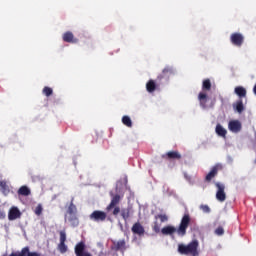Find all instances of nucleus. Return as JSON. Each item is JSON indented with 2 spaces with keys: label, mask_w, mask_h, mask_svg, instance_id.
I'll use <instances>...</instances> for the list:
<instances>
[{
  "label": "nucleus",
  "mask_w": 256,
  "mask_h": 256,
  "mask_svg": "<svg viewBox=\"0 0 256 256\" xmlns=\"http://www.w3.org/2000/svg\"><path fill=\"white\" fill-rule=\"evenodd\" d=\"M232 107L235 111V113H239V115H241V113H243V111H245V104H243V100L238 99L237 101H235L232 104Z\"/></svg>",
  "instance_id": "dca6fc26"
},
{
  "label": "nucleus",
  "mask_w": 256,
  "mask_h": 256,
  "mask_svg": "<svg viewBox=\"0 0 256 256\" xmlns=\"http://www.w3.org/2000/svg\"><path fill=\"white\" fill-rule=\"evenodd\" d=\"M21 218V211L17 207H11L8 212L9 221H15V219Z\"/></svg>",
  "instance_id": "9d476101"
},
{
  "label": "nucleus",
  "mask_w": 256,
  "mask_h": 256,
  "mask_svg": "<svg viewBox=\"0 0 256 256\" xmlns=\"http://www.w3.org/2000/svg\"><path fill=\"white\" fill-rule=\"evenodd\" d=\"M131 231L134 235H139V237H143V235H145V228L139 222L133 224Z\"/></svg>",
  "instance_id": "f8f14e48"
},
{
  "label": "nucleus",
  "mask_w": 256,
  "mask_h": 256,
  "mask_svg": "<svg viewBox=\"0 0 256 256\" xmlns=\"http://www.w3.org/2000/svg\"><path fill=\"white\" fill-rule=\"evenodd\" d=\"M203 91H211V80L205 79L202 83Z\"/></svg>",
  "instance_id": "b1692460"
},
{
  "label": "nucleus",
  "mask_w": 256,
  "mask_h": 256,
  "mask_svg": "<svg viewBox=\"0 0 256 256\" xmlns=\"http://www.w3.org/2000/svg\"><path fill=\"white\" fill-rule=\"evenodd\" d=\"M157 89V83L155 82V80H149L146 83V91L148 93H154Z\"/></svg>",
  "instance_id": "a211bd4d"
},
{
  "label": "nucleus",
  "mask_w": 256,
  "mask_h": 256,
  "mask_svg": "<svg viewBox=\"0 0 256 256\" xmlns=\"http://www.w3.org/2000/svg\"><path fill=\"white\" fill-rule=\"evenodd\" d=\"M174 71L173 68L170 66H166L160 75H158L157 79L158 81H161L162 79H169L171 75H173Z\"/></svg>",
  "instance_id": "ddd939ff"
},
{
  "label": "nucleus",
  "mask_w": 256,
  "mask_h": 256,
  "mask_svg": "<svg viewBox=\"0 0 256 256\" xmlns=\"http://www.w3.org/2000/svg\"><path fill=\"white\" fill-rule=\"evenodd\" d=\"M178 253H180V255L198 256L199 255V241L192 240L187 245L179 244L178 245Z\"/></svg>",
  "instance_id": "f03ea898"
},
{
  "label": "nucleus",
  "mask_w": 256,
  "mask_h": 256,
  "mask_svg": "<svg viewBox=\"0 0 256 256\" xmlns=\"http://www.w3.org/2000/svg\"><path fill=\"white\" fill-rule=\"evenodd\" d=\"M35 215L39 217L43 213V205L38 204L34 210Z\"/></svg>",
  "instance_id": "cd10ccee"
},
{
  "label": "nucleus",
  "mask_w": 256,
  "mask_h": 256,
  "mask_svg": "<svg viewBox=\"0 0 256 256\" xmlns=\"http://www.w3.org/2000/svg\"><path fill=\"white\" fill-rule=\"evenodd\" d=\"M109 195L111 197V201L106 207V211L107 213H109L113 209L112 215H114V217H117V215L121 213V208L118 205L119 203H121V199H123V196H121L120 194H115V192L113 191H110Z\"/></svg>",
  "instance_id": "7ed1b4c3"
},
{
  "label": "nucleus",
  "mask_w": 256,
  "mask_h": 256,
  "mask_svg": "<svg viewBox=\"0 0 256 256\" xmlns=\"http://www.w3.org/2000/svg\"><path fill=\"white\" fill-rule=\"evenodd\" d=\"M190 223L191 216H189V214H185L181 219L178 229L174 226L168 225L161 229V233L162 235H173V233H177L180 237H185Z\"/></svg>",
  "instance_id": "f257e3e1"
},
{
  "label": "nucleus",
  "mask_w": 256,
  "mask_h": 256,
  "mask_svg": "<svg viewBox=\"0 0 256 256\" xmlns=\"http://www.w3.org/2000/svg\"><path fill=\"white\" fill-rule=\"evenodd\" d=\"M122 123L126 127H133V121H131V118L129 116H123Z\"/></svg>",
  "instance_id": "5701e85b"
},
{
  "label": "nucleus",
  "mask_w": 256,
  "mask_h": 256,
  "mask_svg": "<svg viewBox=\"0 0 256 256\" xmlns=\"http://www.w3.org/2000/svg\"><path fill=\"white\" fill-rule=\"evenodd\" d=\"M234 93L239 97L238 99H247V89L243 86H237L234 88Z\"/></svg>",
  "instance_id": "2eb2a0df"
},
{
  "label": "nucleus",
  "mask_w": 256,
  "mask_h": 256,
  "mask_svg": "<svg viewBox=\"0 0 256 256\" xmlns=\"http://www.w3.org/2000/svg\"><path fill=\"white\" fill-rule=\"evenodd\" d=\"M18 195L28 197V195H31V190L27 186H21L18 190Z\"/></svg>",
  "instance_id": "4be33fe9"
},
{
  "label": "nucleus",
  "mask_w": 256,
  "mask_h": 256,
  "mask_svg": "<svg viewBox=\"0 0 256 256\" xmlns=\"http://www.w3.org/2000/svg\"><path fill=\"white\" fill-rule=\"evenodd\" d=\"M118 188L116 187V192H117Z\"/></svg>",
  "instance_id": "f704fd0d"
},
{
  "label": "nucleus",
  "mask_w": 256,
  "mask_h": 256,
  "mask_svg": "<svg viewBox=\"0 0 256 256\" xmlns=\"http://www.w3.org/2000/svg\"><path fill=\"white\" fill-rule=\"evenodd\" d=\"M60 235V242L57 246V249L59 251V253H61L62 255L67 253V251L69 250V248L67 247L66 241H67V233L65 232V230H61L59 232Z\"/></svg>",
  "instance_id": "39448f33"
},
{
  "label": "nucleus",
  "mask_w": 256,
  "mask_h": 256,
  "mask_svg": "<svg viewBox=\"0 0 256 256\" xmlns=\"http://www.w3.org/2000/svg\"><path fill=\"white\" fill-rule=\"evenodd\" d=\"M162 159H165L166 161H173L181 159V153L179 151H169L166 154L162 155Z\"/></svg>",
  "instance_id": "1a4fd4ad"
},
{
  "label": "nucleus",
  "mask_w": 256,
  "mask_h": 256,
  "mask_svg": "<svg viewBox=\"0 0 256 256\" xmlns=\"http://www.w3.org/2000/svg\"><path fill=\"white\" fill-rule=\"evenodd\" d=\"M43 95H45L46 97H51V95H53V89L49 86H45L42 90Z\"/></svg>",
  "instance_id": "393cba45"
},
{
  "label": "nucleus",
  "mask_w": 256,
  "mask_h": 256,
  "mask_svg": "<svg viewBox=\"0 0 256 256\" xmlns=\"http://www.w3.org/2000/svg\"><path fill=\"white\" fill-rule=\"evenodd\" d=\"M198 99L200 101L201 107H203V109H205V107H207V94L200 92L198 95Z\"/></svg>",
  "instance_id": "412c9836"
},
{
  "label": "nucleus",
  "mask_w": 256,
  "mask_h": 256,
  "mask_svg": "<svg viewBox=\"0 0 256 256\" xmlns=\"http://www.w3.org/2000/svg\"><path fill=\"white\" fill-rule=\"evenodd\" d=\"M117 251H121V249H125V240H120L116 243Z\"/></svg>",
  "instance_id": "c85d7f7f"
},
{
  "label": "nucleus",
  "mask_w": 256,
  "mask_h": 256,
  "mask_svg": "<svg viewBox=\"0 0 256 256\" xmlns=\"http://www.w3.org/2000/svg\"><path fill=\"white\" fill-rule=\"evenodd\" d=\"M155 219H160L161 223L169 221V217H167L166 214H158L157 216H155Z\"/></svg>",
  "instance_id": "bb28decb"
},
{
  "label": "nucleus",
  "mask_w": 256,
  "mask_h": 256,
  "mask_svg": "<svg viewBox=\"0 0 256 256\" xmlns=\"http://www.w3.org/2000/svg\"><path fill=\"white\" fill-rule=\"evenodd\" d=\"M215 187L217 188L216 199L223 203L227 199V194L225 193V184L216 182Z\"/></svg>",
  "instance_id": "423d86ee"
},
{
  "label": "nucleus",
  "mask_w": 256,
  "mask_h": 256,
  "mask_svg": "<svg viewBox=\"0 0 256 256\" xmlns=\"http://www.w3.org/2000/svg\"><path fill=\"white\" fill-rule=\"evenodd\" d=\"M219 171H223V165L215 164L211 168L210 172L206 175L205 181H207V183H210V181H212L213 179H215V177H217V173H219Z\"/></svg>",
  "instance_id": "6e6552de"
},
{
  "label": "nucleus",
  "mask_w": 256,
  "mask_h": 256,
  "mask_svg": "<svg viewBox=\"0 0 256 256\" xmlns=\"http://www.w3.org/2000/svg\"><path fill=\"white\" fill-rule=\"evenodd\" d=\"M153 231L155 233H159L161 231V226H159V223H157V222L154 223Z\"/></svg>",
  "instance_id": "2f4dec72"
},
{
  "label": "nucleus",
  "mask_w": 256,
  "mask_h": 256,
  "mask_svg": "<svg viewBox=\"0 0 256 256\" xmlns=\"http://www.w3.org/2000/svg\"><path fill=\"white\" fill-rule=\"evenodd\" d=\"M215 235H218L219 237H221V235L225 234V230L223 229V226H219L215 231H214Z\"/></svg>",
  "instance_id": "c756f323"
},
{
  "label": "nucleus",
  "mask_w": 256,
  "mask_h": 256,
  "mask_svg": "<svg viewBox=\"0 0 256 256\" xmlns=\"http://www.w3.org/2000/svg\"><path fill=\"white\" fill-rule=\"evenodd\" d=\"M65 221H68L72 227H77L79 225V218H77L76 214L66 216Z\"/></svg>",
  "instance_id": "f3484780"
},
{
  "label": "nucleus",
  "mask_w": 256,
  "mask_h": 256,
  "mask_svg": "<svg viewBox=\"0 0 256 256\" xmlns=\"http://www.w3.org/2000/svg\"><path fill=\"white\" fill-rule=\"evenodd\" d=\"M75 213H77V206L71 203L68 207V215H75Z\"/></svg>",
  "instance_id": "a878e982"
},
{
  "label": "nucleus",
  "mask_w": 256,
  "mask_h": 256,
  "mask_svg": "<svg viewBox=\"0 0 256 256\" xmlns=\"http://www.w3.org/2000/svg\"><path fill=\"white\" fill-rule=\"evenodd\" d=\"M200 209L203 211V213H211V208H209L208 205H201Z\"/></svg>",
  "instance_id": "7c9ffc66"
},
{
  "label": "nucleus",
  "mask_w": 256,
  "mask_h": 256,
  "mask_svg": "<svg viewBox=\"0 0 256 256\" xmlns=\"http://www.w3.org/2000/svg\"><path fill=\"white\" fill-rule=\"evenodd\" d=\"M62 39L64 43H79V39L75 38L73 32L67 31L63 34Z\"/></svg>",
  "instance_id": "4468645a"
},
{
  "label": "nucleus",
  "mask_w": 256,
  "mask_h": 256,
  "mask_svg": "<svg viewBox=\"0 0 256 256\" xmlns=\"http://www.w3.org/2000/svg\"><path fill=\"white\" fill-rule=\"evenodd\" d=\"M228 129L232 133H239L241 131V129H242V125L239 122V120H232L228 124Z\"/></svg>",
  "instance_id": "9b49d317"
},
{
  "label": "nucleus",
  "mask_w": 256,
  "mask_h": 256,
  "mask_svg": "<svg viewBox=\"0 0 256 256\" xmlns=\"http://www.w3.org/2000/svg\"><path fill=\"white\" fill-rule=\"evenodd\" d=\"M120 215L124 221H127L131 217V208H123L120 210Z\"/></svg>",
  "instance_id": "aec40b11"
},
{
  "label": "nucleus",
  "mask_w": 256,
  "mask_h": 256,
  "mask_svg": "<svg viewBox=\"0 0 256 256\" xmlns=\"http://www.w3.org/2000/svg\"><path fill=\"white\" fill-rule=\"evenodd\" d=\"M89 219L94 221V223H103L107 220V212L95 210L89 215Z\"/></svg>",
  "instance_id": "20e7f679"
},
{
  "label": "nucleus",
  "mask_w": 256,
  "mask_h": 256,
  "mask_svg": "<svg viewBox=\"0 0 256 256\" xmlns=\"http://www.w3.org/2000/svg\"><path fill=\"white\" fill-rule=\"evenodd\" d=\"M0 187H1V189H7V182H5V181H0Z\"/></svg>",
  "instance_id": "473e14b6"
},
{
  "label": "nucleus",
  "mask_w": 256,
  "mask_h": 256,
  "mask_svg": "<svg viewBox=\"0 0 256 256\" xmlns=\"http://www.w3.org/2000/svg\"><path fill=\"white\" fill-rule=\"evenodd\" d=\"M6 214L5 211L0 210V219H5Z\"/></svg>",
  "instance_id": "72a5a7b5"
},
{
  "label": "nucleus",
  "mask_w": 256,
  "mask_h": 256,
  "mask_svg": "<svg viewBox=\"0 0 256 256\" xmlns=\"http://www.w3.org/2000/svg\"><path fill=\"white\" fill-rule=\"evenodd\" d=\"M230 42L235 47H241L245 43V36L239 32L232 33L230 35Z\"/></svg>",
  "instance_id": "0eeeda50"
},
{
  "label": "nucleus",
  "mask_w": 256,
  "mask_h": 256,
  "mask_svg": "<svg viewBox=\"0 0 256 256\" xmlns=\"http://www.w3.org/2000/svg\"><path fill=\"white\" fill-rule=\"evenodd\" d=\"M215 131L219 137H223L224 139H225V137H227V130L225 128H223V126L221 124L216 125Z\"/></svg>",
  "instance_id": "6ab92c4d"
}]
</instances>
